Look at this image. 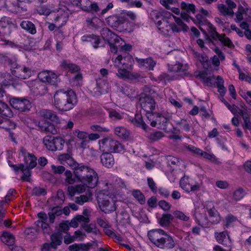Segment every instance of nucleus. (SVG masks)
I'll return each mask as SVG.
<instances>
[{"label":"nucleus","mask_w":251,"mask_h":251,"mask_svg":"<svg viewBox=\"0 0 251 251\" xmlns=\"http://www.w3.org/2000/svg\"><path fill=\"white\" fill-rule=\"evenodd\" d=\"M72 169L78 181L83 183L90 188H93L97 185L98 174L90 166L76 162Z\"/></svg>","instance_id":"nucleus-1"},{"label":"nucleus","mask_w":251,"mask_h":251,"mask_svg":"<svg viewBox=\"0 0 251 251\" xmlns=\"http://www.w3.org/2000/svg\"><path fill=\"white\" fill-rule=\"evenodd\" d=\"M53 98L55 107L61 111H67L72 109L77 102L75 93L70 89L56 91Z\"/></svg>","instance_id":"nucleus-2"},{"label":"nucleus","mask_w":251,"mask_h":251,"mask_svg":"<svg viewBox=\"0 0 251 251\" xmlns=\"http://www.w3.org/2000/svg\"><path fill=\"white\" fill-rule=\"evenodd\" d=\"M156 95L155 91L150 87L146 86L143 92L141 94L139 102L142 108L147 112V115L152 113L156 102L154 98Z\"/></svg>","instance_id":"nucleus-3"},{"label":"nucleus","mask_w":251,"mask_h":251,"mask_svg":"<svg viewBox=\"0 0 251 251\" xmlns=\"http://www.w3.org/2000/svg\"><path fill=\"white\" fill-rule=\"evenodd\" d=\"M170 118V115L167 112L149 113L147 116V122L152 127L157 126L158 128L167 131Z\"/></svg>","instance_id":"nucleus-4"},{"label":"nucleus","mask_w":251,"mask_h":251,"mask_svg":"<svg viewBox=\"0 0 251 251\" xmlns=\"http://www.w3.org/2000/svg\"><path fill=\"white\" fill-rule=\"evenodd\" d=\"M100 148L109 153L120 152L125 150L124 146L118 141L110 138H105L100 141Z\"/></svg>","instance_id":"nucleus-5"},{"label":"nucleus","mask_w":251,"mask_h":251,"mask_svg":"<svg viewBox=\"0 0 251 251\" xmlns=\"http://www.w3.org/2000/svg\"><path fill=\"white\" fill-rule=\"evenodd\" d=\"M110 197L103 194H99L97 196V201L100 210L106 214L113 212L116 210L115 202Z\"/></svg>","instance_id":"nucleus-6"},{"label":"nucleus","mask_w":251,"mask_h":251,"mask_svg":"<svg viewBox=\"0 0 251 251\" xmlns=\"http://www.w3.org/2000/svg\"><path fill=\"white\" fill-rule=\"evenodd\" d=\"M208 31L211 38L214 41H219L221 43L228 48L234 47L231 40L226 36L225 34H219L216 30V28L211 24L208 25Z\"/></svg>","instance_id":"nucleus-7"},{"label":"nucleus","mask_w":251,"mask_h":251,"mask_svg":"<svg viewBox=\"0 0 251 251\" xmlns=\"http://www.w3.org/2000/svg\"><path fill=\"white\" fill-rule=\"evenodd\" d=\"M115 67H123L131 69L134 64V59L128 52L119 54L115 58H112Z\"/></svg>","instance_id":"nucleus-8"},{"label":"nucleus","mask_w":251,"mask_h":251,"mask_svg":"<svg viewBox=\"0 0 251 251\" xmlns=\"http://www.w3.org/2000/svg\"><path fill=\"white\" fill-rule=\"evenodd\" d=\"M69 13V9L65 6H61L56 12H53V21L58 27H61L66 23Z\"/></svg>","instance_id":"nucleus-9"},{"label":"nucleus","mask_w":251,"mask_h":251,"mask_svg":"<svg viewBox=\"0 0 251 251\" xmlns=\"http://www.w3.org/2000/svg\"><path fill=\"white\" fill-rule=\"evenodd\" d=\"M150 240L160 248H172L175 244L172 236H150Z\"/></svg>","instance_id":"nucleus-10"},{"label":"nucleus","mask_w":251,"mask_h":251,"mask_svg":"<svg viewBox=\"0 0 251 251\" xmlns=\"http://www.w3.org/2000/svg\"><path fill=\"white\" fill-rule=\"evenodd\" d=\"M10 103L14 108L22 112L28 111L31 108L30 101L24 98H12L10 100Z\"/></svg>","instance_id":"nucleus-11"},{"label":"nucleus","mask_w":251,"mask_h":251,"mask_svg":"<svg viewBox=\"0 0 251 251\" xmlns=\"http://www.w3.org/2000/svg\"><path fill=\"white\" fill-rule=\"evenodd\" d=\"M38 77L42 82H47L53 85H57L59 81L57 75L53 72L49 71L41 72Z\"/></svg>","instance_id":"nucleus-12"},{"label":"nucleus","mask_w":251,"mask_h":251,"mask_svg":"<svg viewBox=\"0 0 251 251\" xmlns=\"http://www.w3.org/2000/svg\"><path fill=\"white\" fill-rule=\"evenodd\" d=\"M33 72L31 68L25 66L18 65L16 68L12 71V75L21 79H27L32 75Z\"/></svg>","instance_id":"nucleus-13"},{"label":"nucleus","mask_w":251,"mask_h":251,"mask_svg":"<svg viewBox=\"0 0 251 251\" xmlns=\"http://www.w3.org/2000/svg\"><path fill=\"white\" fill-rule=\"evenodd\" d=\"M107 24L113 27L121 30L125 23V18L121 13L119 15H114L109 17L107 19Z\"/></svg>","instance_id":"nucleus-14"},{"label":"nucleus","mask_w":251,"mask_h":251,"mask_svg":"<svg viewBox=\"0 0 251 251\" xmlns=\"http://www.w3.org/2000/svg\"><path fill=\"white\" fill-rule=\"evenodd\" d=\"M135 60L139 67L144 68L149 71L153 70L156 64V62L151 57L147 58L135 57Z\"/></svg>","instance_id":"nucleus-15"},{"label":"nucleus","mask_w":251,"mask_h":251,"mask_svg":"<svg viewBox=\"0 0 251 251\" xmlns=\"http://www.w3.org/2000/svg\"><path fill=\"white\" fill-rule=\"evenodd\" d=\"M0 61L7 64L10 67L11 72L18 66L17 58L15 55L9 56L7 53H0Z\"/></svg>","instance_id":"nucleus-16"},{"label":"nucleus","mask_w":251,"mask_h":251,"mask_svg":"<svg viewBox=\"0 0 251 251\" xmlns=\"http://www.w3.org/2000/svg\"><path fill=\"white\" fill-rule=\"evenodd\" d=\"M169 70L173 75V76L177 78L178 76H182L185 75L187 68L182 64L178 63L172 65L171 67L169 66Z\"/></svg>","instance_id":"nucleus-17"},{"label":"nucleus","mask_w":251,"mask_h":251,"mask_svg":"<svg viewBox=\"0 0 251 251\" xmlns=\"http://www.w3.org/2000/svg\"><path fill=\"white\" fill-rule=\"evenodd\" d=\"M38 126L42 131L46 133H50L52 134H55L57 133L54 125L46 120L39 122Z\"/></svg>","instance_id":"nucleus-18"},{"label":"nucleus","mask_w":251,"mask_h":251,"mask_svg":"<svg viewBox=\"0 0 251 251\" xmlns=\"http://www.w3.org/2000/svg\"><path fill=\"white\" fill-rule=\"evenodd\" d=\"M157 19L159 17L161 20H159L156 22V24L157 25L158 28L159 30H162V32L165 33V32H168L171 30L172 24H169L167 19L163 17L162 15H157Z\"/></svg>","instance_id":"nucleus-19"},{"label":"nucleus","mask_w":251,"mask_h":251,"mask_svg":"<svg viewBox=\"0 0 251 251\" xmlns=\"http://www.w3.org/2000/svg\"><path fill=\"white\" fill-rule=\"evenodd\" d=\"M196 219L199 224L203 227H206L209 226L206 214L205 208H202L195 213Z\"/></svg>","instance_id":"nucleus-20"},{"label":"nucleus","mask_w":251,"mask_h":251,"mask_svg":"<svg viewBox=\"0 0 251 251\" xmlns=\"http://www.w3.org/2000/svg\"><path fill=\"white\" fill-rule=\"evenodd\" d=\"M100 161L102 165L106 168H112L115 163L113 155L109 152H105L100 155Z\"/></svg>","instance_id":"nucleus-21"},{"label":"nucleus","mask_w":251,"mask_h":251,"mask_svg":"<svg viewBox=\"0 0 251 251\" xmlns=\"http://www.w3.org/2000/svg\"><path fill=\"white\" fill-rule=\"evenodd\" d=\"M239 114L242 116L244 124L243 127L244 129H251V114L247 109H239Z\"/></svg>","instance_id":"nucleus-22"},{"label":"nucleus","mask_w":251,"mask_h":251,"mask_svg":"<svg viewBox=\"0 0 251 251\" xmlns=\"http://www.w3.org/2000/svg\"><path fill=\"white\" fill-rule=\"evenodd\" d=\"M39 115L41 117L48 119L52 122L59 123L60 120L57 116L56 112L49 109H43L39 111Z\"/></svg>","instance_id":"nucleus-23"},{"label":"nucleus","mask_w":251,"mask_h":251,"mask_svg":"<svg viewBox=\"0 0 251 251\" xmlns=\"http://www.w3.org/2000/svg\"><path fill=\"white\" fill-rule=\"evenodd\" d=\"M81 40L83 42H90L95 49L99 47L100 41L99 36L93 34L84 35L81 37Z\"/></svg>","instance_id":"nucleus-24"},{"label":"nucleus","mask_w":251,"mask_h":251,"mask_svg":"<svg viewBox=\"0 0 251 251\" xmlns=\"http://www.w3.org/2000/svg\"><path fill=\"white\" fill-rule=\"evenodd\" d=\"M50 211L48 212V215L50 223L52 224L54 222L55 218L61 215L63 211L61 207L58 205L50 207Z\"/></svg>","instance_id":"nucleus-25"},{"label":"nucleus","mask_w":251,"mask_h":251,"mask_svg":"<svg viewBox=\"0 0 251 251\" xmlns=\"http://www.w3.org/2000/svg\"><path fill=\"white\" fill-rule=\"evenodd\" d=\"M62 238L61 236H51V243L50 244L46 243L44 244L42 247V251H49L50 247L56 249L62 243Z\"/></svg>","instance_id":"nucleus-26"},{"label":"nucleus","mask_w":251,"mask_h":251,"mask_svg":"<svg viewBox=\"0 0 251 251\" xmlns=\"http://www.w3.org/2000/svg\"><path fill=\"white\" fill-rule=\"evenodd\" d=\"M131 123L135 126L142 127L144 130H146L148 126L143 121L142 116L140 114H135V117L129 119Z\"/></svg>","instance_id":"nucleus-27"},{"label":"nucleus","mask_w":251,"mask_h":251,"mask_svg":"<svg viewBox=\"0 0 251 251\" xmlns=\"http://www.w3.org/2000/svg\"><path fill=\"white\" fill-rule=\"evenodd\" d=\"M30 85L31 90L37 94H41L46 91L45 86L39 81H34Z\"/></svg>","instance_id":"nucleus-28"},{"label":"nucleus","mask_w":251,"mask_h":251,"mask_svg":"<svg viewBox=\"0 0 251 251\" xmlns=\"http://www.w3.org/2000/svg\"><path fill=\"white\" fill-rule=\"evenodd\" d=\"M85 191V186L84 185L78 184L75 186H69L68 187V194L69 196L73 197L75 194H80Z\"/></svg>","instance_id":"nucleus-29"},{"label":"nucleus","mask_w":251,"mask_h":251,"mask_svg":"<svg viewBox=\"0 0 251 251\" xmlns=\"http://www.w3.org/2000/svg\"><path fill=\"white\" fill-rule=\"evenodd\" d=\"M60 66L63 69L72 73L77 72L79 70L78 66L66 60L62 61Z\"/></svg>","instance_id":"nucleus-30"},{"label":"nucleus","mask_w":251,"mask_h":251,"mask_svg":"<svg viewBox=\"0 0 251 251\" xmlns=\"http://www.w3.org/2000/svg\"><path fill=\"white\" fill-rule=\"evenodd\" d=\"M60 161L66 163L72 169L77 162L69 153H63L58 156Z\"/></svg>","instance_id":"nucleus-31"},{"label":"nucleus","mask_w":251,"mask_h":251,"mask_svg":"<svg viewBox=\"0 0 251 251\" xmlns=\"http://www.w3.org/2000/svg\"><path fill=\"white\" fill-rule=\"evenodd\" d=\"M20 25L22 28L31 34H35L36 33L35 26L31 22L24 21L21 22Z\"/></svg>","instance_id":"nucleus-32"},{"label":"nucleus","mask_w":251,"mask_h":251,"mask_svg":"<svg viewBox=\"0 0 251 251\" xmlns=\"http://www.w3.org/2000/svg\"><path fill=\"white\" fill-rule=\"evenodd\" d=\"M0 114L10 118L13 116V113L10 107L4 102L0 100Z\"/></svg>","instance_id":"nucleus-33"},{"label":"nucleus","mask_w":251,"mask_h":251,"mask_svg":"<svg viewBox=\"0 0 251 251\" xmlns=\"http://www.w3.org/2000/svg\"><path fill=\"white\" fill-rule=\"evenodd\" d=\"M116 135L122 139H126L129 135V131L123 126H117L114 129Z\"/></svg>","instance_id":"nucleus-34"},{"label":"nucleus","mask_w":251,"mask_h":251,"mask_svg":"<svg viewBox=\"0 0 251 251\" xmlns=\"http://www.w3.org/2000/svg\"><path fill=\"white\" fill-rule=\"evenodd\" d=\"M64 176L65 185H73L76 182V178L75 176H73V174L70 170H67L64 174Z\"/></svg>","instance_id":"nucleus-35"},{"label":"nucleus","mask_w":251,"mask_h":251,"mask_svg":"<svg viewBox=\"0 0 251 251\" xmlns=\"http://www.w3.org/2000/svg\"><path fill=\"white\" fill-rule=\"evenodd\" d=\"M86 21L89 25L96 29L99 28L102 25V22L97 17L87 18Z\"/></svg>","instance_id":"nucleus-36"},{"label":"nucleus","mask_w":251,"mask_h":251,"mask_svg":"<svg viewBox=\"0 0 251 251\" xmlns=\"http://www.w3.org/2000/svg\"><path fill=\"white\" fill-rule=\"evenodd\" d=\"M82 227L84 230L88 233H91L95 235L100 234L99 229L95 224H85Z\"/></svg>","instance_id":"nucleus-37"},{"label":"nucleus","mask_w":251,"mask_h":251,"mask_svg":"<svg viewBox=\"0 0 251 251\" xmlns=\"http://www.w3.org/2000/svg\"><path fill=\"white\" fill-rule=\"evenodd\" d=\"M203 208H205V212L207 211L211 217H216L218 215L217 211L214 208L213 203L211 201L207 202Z\"/></svg>","instance_id":"nucleus-38"},{"label":"nucleus","mask_w":251,"mask_h":251,"mask_svg":"<svg viewBox=\"0 0 251 251\" xmlns=\"http://www.w3.org/2000/svg\"><path fill=\"white\" fill-rule=\"evenodd\" d=\"M43 143L48 150L52 151H55L53 137L52 138V137L50 136H46L43 139Z\"/></svg>","instance_id":"nucleus-39"},{"label":"nucleus","mask_w":251,"mask_h":251,"mask_svg":"<svg viewBox=\"0 0 251 251\" xmlns=\"http://www.w3.org/2000/svg\"><path fill=\"white\" fill-rule=\"evenodd\" d=\"M118 72L116 74L118 77L121 78H126L130 77V73L128 70L130 68H126L123 67H116Z\"/></svg>","instance_id":"nucleus-40"},{"label":"nucleus","mask_w":251,"mask_h":251,"mask_svg":"<svg viewBox=\"0 0 251 251\" xmlns=\"http://www.w3.org/2000/svg\"><path fill=\"white\" fill-rule=\"evenodd\" d=\"M224 80L222 76L218 75L217 77L216 85L218 89V92L222 96H224L226 91V88L224 86Z\"/></svg>","instance_id":"nucleus-41"},{"label":"nucleus","mask_w":251,"mask_h":251,"mask_svg":"<svg viewBox=\"0 0 251 251\" xmlns=\"http://www.w3.org/2000/svg\"><path fill=\"white\" fill-rule=\"evenodd\" d=\"M190 121L185 119L176 121V124L186 132H189L190 130Z\"/></svg>","instance_id":"nucleus-42"},{"label":"nucleus","mask_w":251,"mask_h":251,"mask_svg":"<svg viewBox=\"0 0 251 251\" xmlns=\"http://www.w3.org/2000/svg\"><path fill=\"white\" fill-rule=\"evenodd\" d=\"M65 200V196L63 190L59 189L54 197L53 201L54 204L60 206L62 205Z\"/></svg>","instance_id":"nucleus-43"},{"label":"nucleus","mask_w":251,"mask_h":251,"mask_svg":"<svg viewBox=\"0 0 251 251\" xmlns=\"http://www.w3.org/2000/svg\"><path fill=\"white\" fill-rule=\"evenodd\" d=\"M15 127L16 125L14 122H12L7 118H3L2 122H1L0 126V128L9 130L11 129L15 128Z\"/></svg>","instance_id":"nucleus-44"},{"label":"nucleus","mask_w":251,"mask_h":251,"mask_svg":"<svg viewBox=\"0 0 251 251\" xmlns=\"http://www.w3.org/2000/svg\"><path fill=\"white\" fill-rule=\"evenodd\" d=\"M195 8V5L193 3H188L184 1L181 3V8L184 11V12L194 14Z\"/></svg>","instance_id":"nucleus-45"},{"label":"nucleus","mask_w":251,"mask_h":251,"mask_svg":"<svg viewBox=\"0 0 251 251\" xmlns=\"http://www.w3.org/2000/svg\"><path fill=\"white\" fill-rule=\"evenodd\" d=\"M218 8L220 12L222 13L223 15L226 16L228 15L232 17L234 13L232 9L229 8L223 4H219L218 5Z\"/></svg>","instance_id":"nucleus-46"},{"label":"nucleus","mask_w":251,"mask_h":251,"mask_svg":"<svg viewBox=\"0 0 251 251\" xmlns=\"http://www.w3.org/2000/svg\"><path fill=\"white\" fill-rule=\"evenodd\" d=\"M174 219L173 216L170 214H164L159 220V224L161 226L169 225L171 221Z\"/></svg>","instance_id":"nucleus-47"},{"label":"nucleus","mask_w":251,"mask_h":251,"mask_svg":"<svg viewBox=\"0 0 251 251\" xmlns=\"http://www.w3.org/2000/svg\"><path fill=\"white\" fill-rule=\"evenodd\" d=\"M165 13L167 16L171 17L173 16L174 18L175 22L176 23V25L182 29L183 31H186L188 29V27L187 26L186 24H185L179 18L176 17V16H173L172 14H171L170 12H166V13Z\"/></svg>","instance_id":"nucleus-48"},{"label":"nucleus","mask_w":251,"mask_h":251,"mask_svg":"<svg viewBox=\"0 0 251 251\" xmlns=\"http://www.w3.org/2000/svg\"><path fill=\"white\" fill-rule=\"evenodd\" d=\"M21 166L22 167L21 171L23 173V176H22L21 179L24 181H29L31 175V169L25 166L24 164H21Z\"/></svg>","instance_id":"nucleus-49"},{"label":"nucleus","mask_w":251,"mask_h":251,"mask_svg":"<svg viewBox=\"0 0 251 251\" xmlns=\"http://www.w3.org/2000/svg\"><path fill=\"white\" fill-rule=\"evenodd\" d=\"M53 140L55 151L63 150L65 143L64 139L60 137H53Z\"/></svg>","instance_id":"nucleus-50"},{"label":"nucleus","mask_w":251,"mask_h":251,"mask_svg":"<svg viewBox=\"0 0 251 251\" xmlns=\"http://www.w3.org/2000/svg\"><path fill=\"white\" fill-rule=\"evenodd\" d=\"M132 195L141 204L145 203L146 200L145 196L140 191L137 190L133 191Z\"/></svg>","instance_id":"nucleus-51"},{"label":"nucleus","mask_w":251,"mask_h":251,"mask_svg":"<svg viewBox=\"0 0 251 251\" xmlns=\"http://www.w3.org/2000/svg\"><path fill=\"white\" fill-rule=\"evenodd\" d=\"M50 168L52 172L55 175H61L63 173L64 174L65 171L67 170L65 167L62 165H51Z\"/></svg>","instance_id":"nucleus-52"},{"label":"nucleus","mask_w":251,"mask_h":251,"mask_svg":"<svg viewBox=\"0 0 251 251\" xmlns=\"http://www.w3.org/2000/svg\"><path fill=\"white\" fill-rule=\"evenodd\" d=\"M216 240L220 244L226 246H230L231 241L229 236H216Z\"/></svg>","instance_id":"nucleus-53"},{"label":"nucleus","mask_w":251,"mask_h":251,"mask_svg":"<svg viewBox=\"0 0 251 251\" xmlns=\"http://www.w3.org/2000/svg\"><path fill=\"white\" fill-rule=\"evenodd\" d=\"M237 220L236 217L231 214H228L225 217V226L226 227H228L231 226L234 222Z\"/></svg>","instance_id":"nucleus-54"},{"label":"nucleus","mask_w":251,"mask_h":251,"mask_svg":"<svg viewBox=\"0 0 251 251\" xmlns=\"http://www.w3.org/2000/svg\"><path fill=\"white\" fill-rule=\"evenodd\" d=\"M0 240L8 246H13L15 243L14 236H0Z\"/></svg>","instance_id":"nucleus-55"},{"label":"nucleus","mask_w":251,"mask_h":251,"mask_svg":"<svg viewBox=\"0 0 251 251\" xmlns=\"http://www.w3.org/2000/svg\"><path fill=\"white\" fill-rule=\"evenodd\" d=\"M184 148L191 153L197 155H200V154L202 153L201 150L192 145H186Z\"/></svg>","instance_id":"nucleus-56"},{"label":"nucleus","mask_w":251,"mask_h":251,"mask_svg":"<svg viewBox=\"0 0 251 251\" xmlns=\"http://www.w3.org/2000/svg\"><path fill=\"white\" fill-rule=\"evenodd\" d=\"M115 42L114 43H110V47L111 51L113 53H116L117 51H120V45L119 43L120 41H122L121 39H119L118 37H116L114 39Z\"/></svg>","instance_id":"nucleus-57"},{"label":"nucleus","mask_w":251,"mask_h":251,"mask_svg":"<svg viewBox=\"0 0 251 251\" xmlns=\"http://www.w3.org/2000/svg\"><path fill=\"white\" fill-rule=\"evenodd\" d=\"M180 185L182 189L186 192H189V190L191 185L189 182L188 177H184L181 178L180 181Z\"/></svg>","instance_id":"nucleus-58"},{"label":"nucleus","mask_w":251,"mask_h":251,"mask_svg":"<svg viewBox=\"0 0 251 251\" xmlns=\"http://www.w3.org/2000/svg\"><path fill=\"white\" fill-rule=\"evenodd\" d=\"M164 136V134L162 132L158 131L150 133L149 138L152 141H156L161 139Z\"/></svg>","instance_id":"nucleus-59"},{"label":"nucleus","mask_w":251,"mask_h":251,"mask_svg":"<svg viewBox=\"0 0 251 251\" xmlns=\"http://www.w3.org/2000/svg\"><path fill=\"white\" fill-rule=\"evenodd\" d=\"M37 158L33 154H28V157H27V161H29V162L26 167L32 169L36 167L37 165Z\"/></svg>","instance_id":"nucleus-60"},{"label":"nucleus","mask_w":251,"mask_h":251,"mask_svg":"<svg viewBox=\"0 0 251 251\" xmlns=\"http://www.w3.org/2000/svg\"><path fill=\"white\" fill-rule=\"evenodd\" d=\"M0 45L3 46H9L11 47V48H15L18 49L20 47V46L15 44L14 42L6 40V39H1L0 40Z\"/></svg>","instance_id":"nucleus-61"},{"label":"nucleus","mask_w":251,"mask_h":251,"mask_svg":"<svg viewBox=\"0 0 251 251\" xmlns=\"http://www.w3.org/2000/svg\"><path fill=\"white\" fill-rule=\"evenodd\" d=\"M244 195L245 192L243 189L239 188L234 192L233 199L235 201H239L244 197Z\"/></svg>","instance_id":"nucleus-62"},{"label":"nucleus","mask_w":251,"mask_h":251,"mask_svg":"<svg viewBox=\"0 0 251 251\" xmlns=\"http://www.w3.org/2000/svg\"><path fill=\"white\" fill-rule=\"evenodd\" d=\"M109 116L112 120H120L123 117L121 113L114 109H112L109 111Z\"/></svg>","instance_id":"nucleus-63"},{"label":"nucleus","mask_w":251,"mask_h":251,"mask_svg":"<svg viewBox=\"0 0 251 251\" xmlns=\"http://www.w3.org/2000/svg\"><path fill=\"white\" fill-rule=\"evenodd\" d=\"M191 51L192 54L194 57L198 60L201 63H202L207 61V58L206 56H204L203 55L201 54L194 50H192Z\"/></svg>","instance_id":"nucleus-64"}]
</instances>
